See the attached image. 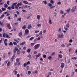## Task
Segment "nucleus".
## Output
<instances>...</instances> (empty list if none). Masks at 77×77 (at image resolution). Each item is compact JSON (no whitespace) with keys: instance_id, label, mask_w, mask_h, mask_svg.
I'll use <instances>...</instances> for the list:
<instances>
[{"instance_id":"nucleus-25","label":"nucleus","mask_w":77,"mask_h":77,"mask_svg":"<svg viewBox=\"0 0 77 77\" xmlns=\"http://www.w3.org/2000/svg\"><path fill=\"white\" fill-rule=\"evenodd\" d=\"M17 2L14 3L12 4V6H15L17 5Z\"/></svg>"},{"instance_id":"nucleus-23","label":"nucleus","mask_w":77,"mask_h":77,"mask_svg":"<svg viewBox=\"0 0 77 77\" xmlns=\"http://www.w3.org/2000/svg\"><path fill=\"white\" fill-rule=\"evenodd\" d=\"M39 35L40 36L42 35V31H41L39 33Z\"/></svg>"},{"instance_id":"nucleus-36","label":"nucleus","mask_w":77,"mask_h":77,"mask_svg":"<svg viewBox=\"0 0 77 77\" xmlns=\"http://www.w3.org/2000/svg\"><path fill=\"white\" fill-rule=\"evenodd\" d=\"M2 11H5V10H6V9L5 8H2Z\"/></svg>"},{"instance_id":"nucleus-47","label":"nucleus","mask_w":77,"mask_h":77,"mask_svg":"<svg viewBox=\"0 0 77 77\" xmlns=\"http://www.w3.org/2000/svg\"><path fill=\"white\" fill-rule=\"evenodd\" d=\"M6 33H4L3 34V36L4 38H5V36H6Z\"/></svg>"},{"instance_id":"nucleus-56","label":"nucleus","mask_w":77,"mask_h":77,"mask_svg":"<svg viewBox=\"0 0 77 77\" xmlns=\"http://www.w3.org/2000/svg\"><path fill=\"white\" fill-rule=\"evenodd\" d=\"M23 65H24V67H26V66L27 65V64L26 63H24Z\"/></svg>"},{"instance_id":"nucleus-49","label":"nucleus","mask_w":77,"mask_h":77,"mask_svg":"<svg viewBox=\"0 0 77 77\" xmlns=\"http://www.w3.org/2000/svg\"><path fill=\"white\" fill-rule=\"evenodd\" d=\"M9 2L10 1H7V3L8 5H9Z\"/></svg>"},{"instance_id":"nucleus-28","label":"nucleus","mask_w":77,"mask_h":77,"mask_svg":"<svg viewBox=\"0 0 77 77\" xmlns=\"http://www.w3.org/2000/svg\"><path fill=\"white\" fill-rule=\"evenodd\" d=\"M19 60H20V58H17L16 60V61L17 62H16L17 63H18V62H19V61H20Z\"/></svg>"},{"instance_id":"nucleus-59","label":"nucleus","mask_w":77,"mask_h":77,"mask_svg":"<svg viewBox=\"0 0 77 77\" xmlns=\"http://www.w3.org/2000/svg\"><path fill=\"white\" fill-rule=\"evenodd\" d=\"M30 61H28L27 62L26 65H28V64H30Z\"/></svg>"},{"instance_id":"nucleus-19","label":"nucleus","mask_w":77,"mask_h":77,"mask_svg":"<svg viewBox=\"0 0 77 77\" xmlns=\"http://www.w3.org/2000/svg\"><path fill=\"white\" fill-rule=\"evenodd\" d=\"M31 24H30L28 25V29H30V28H31Z\"/></svg>"},{"instance_id":"nucleus-40","label":"nucleus","mask_w":77,"mask_h":77,"mask_svg":"<svg viewBox=\"0 0 77 77\" xmlns=\"http://www.w3.org/2000/svg\"><path fill=\"white\" fill-rule=\"evenodd\" d=\"M28 75H30L31 74V71H28Z\"/></svg>"},{"instance_id":"nucleus-1","label":"nucleus","mask_w":77,"mask_h":77,"mask_svg":"<svg viewBox=\"0 0 77 77\" xmlns=\"http://www.w3.org/2000/svg\"><path fill=\"white\" fill-rule=\"evenodd\" d=\"M39 47H40V44H37L33 47V48H34V50H36L38 49L39 48Z\"/></svg>"},{"instance_id":"nucleus-46","label":"nucleus","mask_w":77,"mask_h":77,"mask_svg":"<svg viewBox=\"0 0 77 77\" xmlns=\"http://www.w3.org/2000/svg\"><path fill=\"white\" fill-rule=\"evenodd\" d=\"M4 2H0V5H3V4H4Z\"/></svg>"},{"instance_id":"nucleus-9","label":"nucleus","mask_w":77,"mask_h":77,"mask_svg":"<svg viewBox=\"0 0 77 77\" xmlns=\"http://www.w3.org/2000/svg\"><path fill=\"white\" fill-rule=\"evenodd\" d=\"M7 27H8V29H11L12 28L11 27V25H10V24L8 23L7 25Z\"/></svg>"},{"instance_id":"nucleus-29","label":"nucleus","mask_w":77,"mask_h":77,"mask_svg":"<svg viewBox=\"0 0 77 77\" xmlns=\"http://www.w3.org/2000/svg\"><path fill=\"white\" fill-rule=\"evenodd\" d=\"M23 3H25V4H28V2L25 1H24L23 2Z\"/></svg>"},{"instance_id":"nucleus-53","label":"nucleus","mask_w":77,"mask_h":77,"mask_svg":"<svg viewBox=\"0 0 77 77\" xmlns=\"http://www.w3.org/2000/svg\"><path fill=\"white\" fill-rule=\"evenodd\" d=\"M22 11H23V12H26L27 11L24 10H22Z\"/></svg>"},{"instance_id":"nucleus-45","label":"nucleus","mask_w":77,"mask_h":77,"mask_svg":"<svg viewBox=\"0 0 77 77\" xmlns=\"http://www.w3.org/2000/svg\"><path fill=\"white\" fill-rule=\"evenodd\" d=\"M43 2L44 3L45 5H47V1H43Z\"/></svg>"},{"instance_id":"nucleus-17","label":"nucleus","mask_w":77,"mask_h":77,"mask_svg":"<svg viewBox=\"0 0 77 77\" xmlns=\"http://www.w3.org/2000/svg\"><path fill=\"white\" fill-rule=\"evenodd\" d=\"M22 32H20L19 33V35L20 37H21V36H22Z\"/></svg>"},{"instance_id":"nucleus-14","label":"nucleus","mask_w":77,"mask_h":77,"mask_svg":"<svg viewBox=\"0 0 77 77\" xmlns=\"http://www.w3.org/2000/svg\"><path fill=\"white\" fill-rule=\"evenodd\" d=\"M40 56H41V54L38 53V55H36L35 56H36V57H39Z\"/></svg>"},{"instance_id":"nucleus-48","label":"nucleus","mask_w":77,"mask_h":77,"mask_svg":"<svg viewBox=\"0 0 77 77\" xmlns=\"http://www.w3.org/2000/svg\"><path fill=\"white\" fill-rule=\"evenodd\" d=\"M33 53L34 54H37V52L36 51H34Z\"/></svg>"},{"instance_id":"nucleus-6","label":"nucleus","mask_w":77,"mask_h":77,"mask_svg":"<svg viewBox=\"0 0 77 77\" xmlns=\"http://www.w3.org/2000/svg\"><path fill=\"white\" fill-rule=\"evenodd\" d=\"M15 54H14V55L12 57L11 60V62H12V61H13V60H14V57H15Z\"/></svg>"},{"instance_id":"nucleus-60","label":"nucleus","mask_w":77,"mask_h":77,"mask_svg":"<svg viewBox=\"0 0 77 77\" xmlns=\"http://www.w3.org/2000/svg\"><path fill=\"white\" fill-rule=\"evenodd\" d=\"M26 69L27 70H29V67L28 66H27L26 67Z\"/></svg>"},{"instance_id":"nucleus-41","label":"nucleus","mask_w":77,"mask_h":77,"mask_svg":"<svg viewBox=\"0 0 77 77\" xmlns=\"http://www.w3.org/2000/svg\"><path fill=\"white\" fill-rule=\"evenodd\" d=\"M13 44L14 45H17V43L16 42H13Z\"/></svg>"},{"instance_id":"nucleus-61","label":"nucleus","mask_w":77,"mask_h":77,"mask_svg":"<svg viewBox=\"0 0 77 77\" xmlns=\"http://www.w3.org/2000/svg\"><path fill=\"white\" fill-rule=\"evenodd\" d=\"M61 47H65V45L64 44H63L61 45Z\"/></svg>"},{"instance_id":"nucleus-34","label":"nucleus","mask_w":77,"mask_h":77,"mask_svg":"<svg viewBox=\"0 0 77 77\" xmlns=\"http://www.w3.org/2000/svg\"><path fill=\"white\" fill-rule=\"evenodd\" d=\"M17 51V54L18 55L20 54V51L19 50Z\"/></svg>"},{"instance_id":"nucleus-63","label":"nucleus","mask_w":77,"mask_h":77,"mask_svg":"<svg viewBox=\"0 0 77 77\" xmlns=\"http://www.w3.org/2000/svg\"><path fill=\"white\" fill-rule=\"evenodd\" d=\"M54 54H55V52H53L52 53V56H54Z\"/></svg>"},{"instance_id":"nucleus-37","label":"nucleus","mask_w":77,"mask_h":77,"mask_svg":"<svg viewBox=\"0 0 77 77\" xmlns=\"http://www.w3.org/2000/svg\"><path fill=\"white\" fill-rule=\"evenodd\" d=\"M50 2L52 4H53V3H54V1H53V0H50Z\"/></svg>"},{"instance_id":"nucleus-2","label":"nucleus","mask_w":77,"mask_h":77,"mask_svg":"<svg viewBox=\"0 0 77 77\" xmlns=\"http://www.w3.org/2000/svg\"><path fill=\"white\" fill-rule=\"evenodd\" d=\"M75 9H76V6L73 7L71 11L72 12L74 13V12H75Z\"/></svg>"},{"instance_id":"nucleus-22","label":"nucleus","mask_w":77,"mask_h":77,"mask_svg":"<svg viewBox=\"0 0 77 77\" xmlns=\"http://www.w3.org/2000/svg\"><path fill=\"white\" fill-rule=\"evenodd\" d=\"M42 38V37L39 36L37 38V40L38 41H39V40H40V39H41V38Z\"/></svg>"},{"instance_id":"nucleus-52","label":"nucleus","mask_w":77,"mask_h":77,"mask_svg":"<svg viewBox=\"0 0 77 77\" xmlns=\"http://www.w3.org/2000/svg\"><path fill=\"white\" fill-rule=\"evenodd\" d=\"M72 40L71 39L69 40V42H70V43H72Z\"/></svg>"},{"instance_id":"nucleus-15","label":"nucleus","mask_w":77,"mask_h":77,"mask_svg":"<svg viewBox=\"0 0 77 77\" xmlns=\"http://www.w3.org/2000/svg\"><path fill=\"white\" fill-rule=\"evenodd\" d=\"M22 29H23L24 30H25L26 29V25H24L22 27Z\"/></svg>"},{"instance_id":"nucleus-57","label":"nucleus","mask_w":77,"mask_h":77,"mask_svg":"<svg viewBox=\"0 0 77 77\" xmlns=\"http://www.w3.org/2000/svg\"><path fill=\"white\" fill-rule=\"evenodd\" d=\"M10 45H13V43L12 42H10L9 43Z\"/></svg>"},{"instance_id":"nucleus-38","label":"nucleus","mask_w":77,"mask_h":77,"mask_svg":"<svg viewBox=\"0 0 77 77\" xmlns=\"http://www.w3.org/2000/svg\"><path fill=\"white\" fill-rule=\"evenodd\" d=\"M6 36L5 38H10V37L9 36V35H8L7 34H6Z\"/></svg>"},{"instance_id":"nucleus-24","label":"nucleus","mask_w":77,"mask_h":77,"mask_svg":"<svg viewBox=\"0 0 77 77\" xmlns=\"http://www.w3.org/2000/svg\"><path fill=\"white\" fill-rule=\"evenodd\" d=\"M8 5H7V4H5L4 5V8H8Z\"/></svg>"},{"instance_id":"nucleus-33","label":"nucleus","mask_w":77,"mask_h":77,"mask_svg":"<svg viewBox=\"0 0 77 77\" xmlns=\"http://www.w3.org/2000/svg\"><path fill=\"white\" fill-rule=\"evenodd\" d=\"M13 72H14V74L15 75H17V71L14 70L13 71Z\"/></svg>"},{"instance_id":"nucleus-44","label":"nucleus","mask_w":77,"mask_h":77,"mask_svg":"<svg viewBox=\"0 0 77 77\" xmlns=\"http://www.w3.org/2000/svg\"><path fill=\"white\" fill-rule=\"evenodd\" d=\"M57 5H61V2L59 1L57 3Z\"/></svg>"},{"instance_id":"nucleus-21","label":"nucleus","mask_w":77,"mask_h":77,"mask_svg":"<svg viewBox=\"0 0 77 77\" xmlns=\"http://www.w3.org/2000/svg\"><path fill=\"white\" fill-rule=\"evenodd\" d=\"M17 21H21V17H20L18 19H17Z\"/></svg>"},{"instance_id":"nucleus-26","label":"nucleus","mask_w":77,"mask_h":77,"mask_svg":"<svg viewBox=\"0 0 77 77\" xmlns=\"http://www.w3.org/2000/svg\"><path fill=\"white\" fill-rule=\"evenodd\" d=\"M4 16H5V15L4 14H2L1 16L0 17V19H2V18H3L4 17Z\"/></svg>"},{"instance_id":"nucleus-42","label":"nucleus","mask_w":77,"mask_h":77,"mask_svg":"<svg viewBox=\"0 0 77 77\" xmlns=\"http://www.w3.org/2000/svg\"><path fill=\"white\" fill-rule=\"evenodd\" d=\"M35 43H32L31 44V46H33V45H35Z\"/></svg>"},{"instance_id":"nucleus-4","label":"nucleus","mask_w":77,"mask_h":77,"mask_svg":"<svg viewBox=\"0 0 77 77\" xmlns=\"http://www.w3.org/2000/svg\"><path fill=\"white\" fill-rule=\"evenodd\" d=\"M29 32V30L28 29H26L25 31V34H28Z\"/></svg>"},{"instance_id":"nucleus-50","label":"nucleus","mask_w":77,"mask_h":77,"mask_svg":"<svg viewBox=\"0 0 77 77\" xmlns=\"http://www.w3.org/2000/svg\"><path fill=\"white\" fill-rule=\"evenodd\" d=\"M15 50L16 51H19V50L18 49V48H17L16 47L15 48Z\"/></svg>"},{"instance_id":"nucleus-10","label":"nucleus","mask_w":77,"mask_h":77,"mask_svg":"<svg viewBox=\"0 0 77 77\" xmlns=\"http://www.w3.org/2000/svg\"><path fill=\"white\" fill-rule=\"evenodd\" d=\"M61 67L62 68H63L64 67V63H62L61 64Z\"/></svg>"},{"instance_id":"nucleus-58","label":"nucleus","mask_w":77,"mask_h":77,"mask_svg":"<svg viewBox=\"0 0 77 77\" xmlns=\"http://www.w3.org/2000/svg\"><path fill=\"white\" fill-rule=\"evenodd\" d=\"M61 28H60L58 30V32H61Z\"/></svg>"},{"instance_id":"nucleus-8","label":"nucleus","mask_w":77,"mask_h":77,"mask_svg":"<svg viewBox=\"0 0 77 77\" xmlns=\"http://www.w3.org/2000/svg\"><path fill=\"white\" fill-rule=\"evenodd\" d=\"M41 15H37V20H40V19H41Z\"/></svg>"},{"instance_id":"nucleus-27","label":"nucleus","mask_w":77,"mask_h":77,"mask_svg":"<svg viewBox=\"0 0 77 77\" xmlns=\"http://www.w3.org/2000/svg\"><path fill=\"white\" fill-rule=\"evenodd\" d=\"M48 59L49 60H51V59H52V57H51V56H49L48 57Z\"/></svg>"},{"instance_id":"nucleus-35","label":"nucleus","mask_w":77,"mask_h":77,"mask_svg":"<svg viewBox=\"0 0 77 77\" xmlns=\"http://www.w3.org/2000/svg\"><path fill=\"white\" fill-rule=\"evenodd\" d=\"M56 7V6H51V8H50V9H52V8H55Z\"/></svg>"},{"instance_id":"nucleus-7","label":"nucleus","mask_w":77,"mask_h":77,"mask_svg":"<svg viewBox=\"0 0 77 77\" xmlns=\"http://www.w3.org/2000/svg\"><path fill=\"white\" fill-rule=\"evenodd\" d=\"M25 44H26V42L24 41L22 43H20V45H22V46H23V45H24Z\"/></svg>"},{"instance_id":"nucleus-64","label":"nucleus","mask_w":77,"mask_h":77,"mask_svg":"<svg viewBox=\"0 0 77 77\" xmlns=\"http://www.w3.org/2000/svg\"><path fill=\"white\" fill-rule=\"evenodd\" d=\"M20 74H18L17 75V77H20Z\"/></svg>"},{"instance_id":"nucleus-18","label":"nucleus","mask_w":77,"mask_h":77,"mask_svg":"<svg viewBox=\"0 0 77 77\" xmlns=\"http://www.w3.org/2000/svg\"><path fill=\"white\" fill-rule=\"evenodd\" d=\"M48 23L50 24H52V22H51V19H49V23Z\"/></svg>"},{"instance_id":"nucleus-51","label":"nucleus","mask_w":77,"mask_h":77,"mask_svg":"<svg viewBox=\"0 0 77 77\" xmlns=\"http://www.w3.org/2000/svg\"><path fill=\"white\" fill-rule=\"evenodd\" d=\"M46 57H47V56L45 54H44L43 55V58H46Z\"/></svg>"},{"instance_id":"nucleus-62","label":"nucleus","mask_w":77,"mask_h":77,"mask_svg":"<svg viewBox=\"0 0 77 77\" xmlns=\"http://www.w3.org/2000/svg\"><path fill=\"white\" fill-rule=\"evenodd\" d=\"M16 12H17V14L18 15H20V14H19V12H18V11H16Z\"/></svg>"},{"instance_id":"nucleus-13","label":"nucleus","mask_w":77,"mask_h":77,"mask_svg":"<svg viewBox=\"0 0 77 77\" xmlns=\"http://www.w3.org/2000/svg\"><path fill=\"white\" fill-rule=\"evenodd\" d=\"M11 65V62L8 61L7 64V66H9Z\"/></svg>"},{"instance_id":"nucleus-32","label":"nucleus","mask_w":77,"mask_h":77,"mask_svg":"<svg viewBox=\"0 0 77 77\" xmlns=\"http://www.w3.org/2000/svg\"><path fill=\"white\" fill-rule=\"evenodd\" d=\"M33 39H34V37H31L29 38V41H31V40H33Z\"/></svg>"},{"instance_id":"nucleus-31","label":"nucleus","mask_w":77,"mask_h":77,"mask_svg":"<svg viewBox=\"0 0 77 77\" xmlns=\"http://www.w3.org/2000/svg\"><path fill=\"white\" fill-rule=\"evenodd\" d=\"M72 59H73V60H76L77 59V57H72Z\"/></svg>"},{"instance_id":"nucleus-54","label":"nucleus","mask_w":77,"mask_h":77,"mask_svg":"<svg viewBox=\"0 0 77 77\" xmlns=\"http://www.w3.org/2000/svg\"><path fill=\"white\" fill-rule=\"evenodd\" d=\"M8 9L9 10H11V7H8Z\"/></svg>"},{"instance_id":"nucleus-39","label":"nucleus","mask_w":77,"mask_h":77,"mask_svg":"<svg viewBox=\"0 0 77 77\" xmlns=\"http://www.w3.org/2000/svg\"><path fill=\"white\" fill-rule=\"evenodd\" d=\"M63 11L62 10L60 11V13L61 14H63Z\"/></svg>"},{"instance_id":"nucleus-5","label":"nucleus","mask_w":77,"mask_h":77,"mask_svg":"<svg viewBox=\"0 0 77 77\" xmlns=\"http://www.w3.org/2000/svg\"><path fill=\"white\" fill-rule=\"evenodd\" d=\"M20 4H19V3H18L17 5H16L15 8V9H18V7H19V6H20Z\"/></svg>"},{"instance_id":"nucleus-20","label":"nucleus","mask_w":77,"mask_h":77,"mask_svg":"<svg viewBox=\"0 0 77 77\" xmlns=\"http://www.w3.org/2000/svg\"><path fill=\"white\" fill-rule=\"evenodd\" d=\"M71 11V10L70 9V8H69V9H68L66 10V11L67 13H69V12H70V11Z\"/></svg>"},{"instance_id":"nucleus-11","label":"nucleus","mask_w":77,"mask_h":77,"mask_svg":"<svg viewBox=\"0 0 77 77\" xmlns=\"http://www.w3.org/2000/svg\"><path fill=\"white\" fill-rule=\"evenodd\" d=\"M58 56L60 58V59H62V57H63V56H62V55L61 54H59L58 55Z\"/></svg>"},{"instance_id":"nucleus-30","label":"nucleus","mask_w":77,"mask_h":77,"mask_svg":"<svg viewBox=\"0 0 77 77\" xmlns=\"http://www.w3.org/2000/svg\"><path fill=\"white\" fill-rule=\"evenodd\" d=\"M48 6L50 7V8H51L52 6V5L50 3H49L48 4Z\"/></svg>"},{"instance_id":"nucleus-43","label":"nucleus","mask_w":77,"mask_h":77,"mask_svg":"<svg viewBox=\"0 0 77 77\" xmlns=\"http://www.w3.org/2000/svg\"><path fill=\"white\" fill-rule=\"evenodd\" d=\"M37 26L38 27H40L41 26V24H39V23H37Z\"/></svg>"},{"instance_id":"nucleus-16","label":"nucleus","mask_w":77,"mask_h":77,"mask_svg":"<svg viewBox=\"0 0 77 77\" xmlns=\"http://www.w3.org/2000/svg\"><path fill=\"white\" fill-rule=\"evenodd\" d=\"M31 51V49H30V48H29L27 50V53H29Z\"/></svg>"},{"instance_id":"nucleus-12","label":"nucleus","mask_w":77,"mask_h":77,"mask_svg":"<svg viewBox=\"0 0 77 77\" xmlns=\"http://www.w3.org/2000/svg\"><path fill=\"white\" fill-rule=\"evenodd\" d=\"M66 27L68 29L69 28V22H68L66 24Z\"/></svg>"},{"instance_id":"nucleus-3","label":"nucleus","mask_w":77,"mask_h":77,"mask_svg":"<svg viewBox=\"0 0 77 77\" xmlns=\"http://www.w3.org/2000/svg\"><path fill=\"white\" fill-rule=\"evenodd\" d=\"M63 34H60L58 35V37L59 39H60V38H63Z\"/></svg>"},{"instance_id":"nucleus-55","label":"nucleus","mask_w":77,"mask_h":77,"mask_svg":"<svg viewBox=\"0 0 77 77\" xmlns=\"http://www.w3.org/2000/svg\"><path fill=\"white\" fill-rule=\"evenodd\" d=\"M11 9H15V7H14V6L12 5V6L11 7Z\"/></svg>"}]
</instances>
